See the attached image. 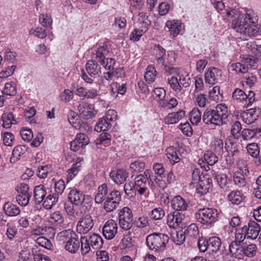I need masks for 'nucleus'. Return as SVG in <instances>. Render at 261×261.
Wrapping results in <instances>:
<instances>
[{"label": "nucleus", "instance_id": "nucleus-28", "mask_svg": "<svg viewBox=\"0 0 261 261\" xmlns=\"http://www.w3.org/2000/svg\"><path fill=\"white\" fill-rule=\"evenodd\" d=\"M246 237L247 238V233L242 231V228L241 229H237L236 232L235 240L232 241L229 246V252L233 250V247L236 245V244H237V246L242 245L243 242Z\"/></svg>", "mask_w": 261, "mask_h": 261}, {"label": "nucleus", "instance_id": "nucleus-47", "mask_svg": "<svg viewBox=\"0 0 261 261\" xmlns=\"http://www.w3.org/2000/svg\"><path fill=\"white\" fill-rule=\"evenodd\" d=\"M20 135L22 139L27 142H30L33 138V134L31 129L22 127L20 130Z\"/></svg>", "mask_w": 261, "mask_h": 261}, {"label": "nucleus", "instance_id": "nucleus-57", "mask_svg": "<svg viewBox=\"0 0 261 261\" xmlns=\"http://www.w3.org/2000/svg\"><path fill=\"white\" fill-rule=\"evenodd\" d=\"M164 215V211L162 208L158 207L152 210L150 214V217L153 220H158L161 219Z\"/></svg>", "mask_w": 261, "mask_h": 261}, {"label": "nucleus", "instance_id": "nucleus-35", "mask_svg": "<svg viewBox=\"0 0 261 261\" xmlns=\"http://www.w3.org/2000/svg\"><path fill=\"white\" fill-rule=\"evenodd\" d=\"M221 241L219 238L213 237L209 239V249L215 253L218 252L221 246Z\"/></svg>", "mask_w": 261, "mask_h": 261}, {"label": "nucleus", "instance_id": "nucleus-21", "mask_svg": "<svg viewBox=\"0 0 261 261\" xmlns=\"http://www.w3.org/2000/svg\"><path fill=\"white\" fill-rule=\"evenodd\" d=\"M80 115L83 118H89L95 115L92 106L86 102H82L78 107Z\"/></svg>", "mask_w": 261, "mask_h": 261}, {"label": "nucleus", "instance_id": "nucleus-36", "mask_svg": "<svg viewBox=\"0 0 261 261\" xmlns=\"http://www.w3.org/2000/svg\"><path fill=\"white\" fill-rule=\"evenodd\" d=\"M166 151L167 158L172 164H174L180 161V159L178 156L176 150L174 147H169L166 149Z\"/></svg>", "mask_w": 261, "mask_h": 261}, {"label": "nucleus", "instance_id": "nucleus-8", "mask_svg": "<svg viewBox=\"0 0 261 261\" xmlns=\"http://www.w3.org/2000/svg\"><path fill=\"white\" fill-rule=\"evenodd\" d=\"M95 51L96 59L97 61L100 62L106 69L114 70L115 60L113 58H106V56L109 53V49L107 45L103 44L102 46H100Z\"/></svg>", "mask_w": 261, "mask_h": 261}, {"label": "nucleus", "instance_id": "nucleus-22", "mask_svg": "<svg viewBox=\"0 0 261 261\" xmlns=\"http://www.w3.org/2000/svg\"><path fill=\"white\" fill-rule=\"evenodd\" d=\"M166 26L173 38L176 37L181 31V23L178 20H168L166 23Z\"/></svg>", "mask_w": 261, "mask_h": 261}, {"label": "nucleus", "instance_id": "nucleus-46", "mask_svg": "<svg viewBox=\"0 0 261 261\" xmlns=\"http://www.w3.org/2000/svg\"><path fill=\"white\" fill-rule=\"evenodd\" d=\"M233 181L234 184L239 187H243L246 184L245 176L240 172H234L233 174Z\"/></svg>", "mask_w": 261, "mask_h": 261}, {"label": "nucleus", "instance_id": "nucleus-24", "mask_svg": "<svg viewBox=\"0 0 261 261\" xmlns=\"http://www.w3.org/2000/svg\"><path fill=\"white\" fill-rule=\"evenodd\" d=\"M86 69L88 73L91 76H94L98 75L101 72V67L97 62L93 60H89L86 65Z\"/></svg>", "mask_w": 261, "mask_h": 261}, {"label": "nucleus", "instance_id": "nucleus-13", "mask_svg": "<svg viewBox=\"0 0 261 261\" xmlns=\"http://www.w3.org/2000/svg\"><path fill=\"white\" fill-rule=\"evenodd\" d=\"M117 224L112 219L108 220L104 225L102 228V233L107 240H112L117 232Z\"/></svg>", "mask_w": 261, "mask_h": 261}, {"label": "nucleus", "instance_id": "nucleus-31", "mask_svg": "<svg viewBox=\"0 0 261 261\" xmlns=\"http://www.w3.org/2000/svg\"><path fill=\"white\" fill-rule=\"evenodd\" d=\"M227 199L233 204H240L243 200V194L240 191H231L228 195Z\"/></svg>", "mask_w": 261, "mask_h": 261}, {"label": "nucleus", "instance_id": "nucleus-5", "mask_svg": "<svg viewBox=\"0 0 261 261\" xmlns=\"http://www.w3.org/2000/svg\"><path fill=\"white\" fill-rule=\"evenodd\" d=\"M169 237L167 234L162 233H153L148 235L146 239L147 246L149 249L164 250L168 243Z\"/></svg>", "mask_w": 261, "mask_h": 261}, {"label": "nucleus", "instance_id": "nucleus-39", "mask_svg": "<svg viewBox=\"0 0 261 261\" xmlns=\"http://www.w3.org/2000/svg\"><path fill=\"white\" fill-rule=\"evenodd\" d=\"M156 76V71L154 66L152 65L148 66L144 75L146 81L149 84L152 83L154 81Z\"/></svg>", "mask_w": 261, "mask_h": 261}, {"label": "nucleus", "instance_id": "nucleus-2", "mask_svg": "<svg viewBox=\"0 0 261 261\" xmlns=\"http://www.w3.org/2000/svg\"><path fill=\"white\" fill-rule=\"evenodd\" d=\"M228 109L224 104H219L215 110L206 111L204 113L202 120L206 124L209 123L216 125H221L228 117Z\"/></svg>", "mask_w": 261, "mask_h": 261}, {"label": "nucleus", "instance_id": "nucleus-18", "mask_svg": "<svg viewBox=\"0 0 261 261\" xmlns=\"http://www.w3.org/2000/svg\"><path fill=\"white\" fill-rule=\"evenodd\" d=\"M128 175L125 169H119L116 171H113L110 173V177L117 184L124 183Z\"/></svg>", "mask_w": 261, "mask_h": 261}, {"label": "nucleus", "instance_id": "nucleus-19", "mask_svg": "<svg viewBox=\"0 0 261 261\" xmlns=\"http://www.w3.org/2000/svg\"><path fill=\"white\" fill-rule=\"evenodd\" d=\"M222 71L217 68L213 67L205 73V82L211 85H214L221 76Z\"/></svg>", "mask_w": 261, "mask_h": 261}, {"label": "nucleus", "instance_id": "nucleus-11", "mask_svg": "<svg viewBox=\"0 0 261 261\" xmlns=\"http://www.w3.org/2000/svg\"><path fill=\"white\" fill-rule=\"evenodd\" d=\"M94 220L89 215H86L81 218L76 225V229L81 234L88 233L93 227Z\"/></svg>", "mask_w": 261, "mask_h": 261}, {"label": "nucleus", "instance_id": "nucleus-38", "mask_svg": "<svg viewBox=\"0 0 261 261\" xmlns=\"http://www.w3.org/2000/svg\"><path fill=\"white\" fill-rule=\"evenodd\" d=\"M112 126L110 122L104 117L100 118L95 127V130L97 132H105Z\"/></svg>", "mask_w": 261, "mask_h": 261}, {"label": "nucleus", "instance_id": "nucleus-16", "mask_svg": "<svg viewBox=\"0 0 261 261\" xmlns=\"http://www.w3.org/2000/svg\"><path fill=\"white\" fill-rule=\"evenodd\" d=\"M200 172L197 168V174L198 176V182H197V193L201 196L207 193L210 188L209 179L204 175H199Z\"/></svg>", "mask_w": 261, "mask_h": 261}, {"label": "nucleus", "instance_id": "nucleus-15", "mask_svg": "<svg viewBox=\"0 0 261 261\" xmlns=\"http://www.w3.org/2000/svg\"><path fill=\"white\" fill-rule=\"evenodd\" d=\"M68 198L73 205L81 206L85 200V195L80 190L73 189L69 192Z\"/></svg>", "mask_w": 261, "mask_h": 261}, {"label": "nucleus", "instance_id": "nucleus-10", "mask_svg": "<svg viewBox=\"0 0 261 261\" xmlns=\"http://www.w3.org/2000/svg\"><path fill=\"white\" fill-rule=\"evenodd\" d=\"M133 214L128 207H124L119 213L120 226L125 230H129L132 226Z\"/></svg>", "mask_w": 261, "mask_h": 261}, {"label": "nucleus", "instance_id": "nucleus-64", "mask_svg": "<svg viewBox=\"0 0 261 261\" xmlns=\"http://www.w3.org/2000/svg\"><path fill=\"white\" fill-rule=\"evenodd\" d=\"M32 252L35 261H50V259L48 256L40 252H37L36 250L34 251V248Z\"/></svg>", "mask_w": 261, "mask_h": 261}, {"label": "nucleus", "instance_id": "nucleus-61", "mask_svg": "<svg viewBox=\"0 0 261 261\" xmlns=\"http://www.w3.org/2000/svg\"><path fill=\"white\" fill-rule=\"evenodd\" d=\"M14 136L11 133L5 132L3 134V142L6 146H12L14 144Z\"/></svg>", "mask_w": 261, "mask_h": 261}, {"label": "nucleus", "instance_id": "nucleus-55", "mask_svg": "<svg viewBox=\"0 0 261 261\" xmlns=\"http://www.w3.org/2000/svg\"><path fill=\"white\" fill-rule=\"evenodd\" d=\"M29 34L34 35L40 39H44L46 36L45 29L42 28H36L35 29H31L29 31Z\"/></svg>", "mask_w": 261, "mask_h": 261}, {"label": "nucleus", "instance_id": "nucleus-43", "mask_svg": "<svg viewBox=\"0 0 261 261\" xmlns=\"http://www.w3.org/2000/svg\"><path fill=\"white\" fill-rule=\"evenodd\" d=\"M223 142L220 139H215L212 142L211 148L218 154L222 155L223 153Z\"/></svg>", "mask_w": 261, "mask_h": 261}, {"label": "nucleus", "instance_id": "nucleus-50", "mask_svg": "<svg viewBox=\"0 0 261 261\" xmlns=\"http://www.w3.org/2000/svg\"><path fill=\"white\" fill-rule=\"evenodd\" d=\"M39 22L44 27H50L52 24L51 16L47 14H41L39 15Z\"/></svg>", "mask_w": 261, "mask_h": 261}, {"label": "nucleus", "instance_id": "nucleus-27", "mask_svg": "<svg viewBox=\"0 0 261 261\" xmlns=\"http://www.w3.org/2000/svg\"><path fill=\"white\" fill-rule=\"evenodd\" d=\"M46 195V192L44 186L40 185L35 187L34 190V200L36 204L43 202Z\"/></svg>", "mask_w": 261, "mask_h": 261}, {"label": "nucleus", "instance_id": "nucleus-56", "mask_svg": "<svg viewBox=\"0 0 261 261\" xmlns=\"http://www.w3.org/2000/svg\"><path fill=\"white\" fill-rule=\"evenodd\" d=\"M232 98L236 100L242 101L247 99V94L242 90L236 88L232 93Z\"/></svg>", "mask_w": 261, "mask_h": 261}, {"label": "nucleus", "instance_id": "nucleus-63", "mask_svg": "<svg viewBox=\"0 0 261 261\" xmlns=\"http://www.w3.org/2000/svg\"><path fill=\"white\" fill-rule=\"evenodd\" d=\"M241 136L244 141H249L255 137L253 129L245 128L241 133Z\"/></svg>", "mask_w": 261, "mask_h": 261}, {"label": "nucleus", "instance_id": "nucleus-30", "mask_svg": "<svg viewBox=\"0 0 261 261\" xmlns=\"http://www.w3.org/2000/svg\"><path fill=\"white\" fill-rule=\"evenodd\" d=\"M4 210L5 214L9 216H17L20 212L19 208L16 205L10 202L5 203Z\"/></svg>", "mask_w": 261, "mask_h": 261}, {"label": "nucleus", "instance_id": "nucleus-29", "mask_svg": "<svg viewBox=\"0 0 261 261\" xmlns=\"http://www.w3.org/2000/svg\"><path fill=\"white\" fill-rule=\"evenodd\" d=\"M2 119L3 121V126L6 128H9L12 124L17 123L13 113L10 112L4 113L2 116Z\"/></svg>", "mask_w": 261, "mask_h": 261}, {"label": "nucleus", "instance_id": "nucleus-42", "mask_svg": "<svg viewBox=\"0 0 261 261\" xmlns=\"http://www.w3.org/2000/svg\"><path fill=\"white\" fill-rule=\"evenodd\" d=\"M247 152L253 158H257L259 154V148L256 143L248 144L246 146Z\"/></svg>", "mask_w": 261, "mask_h": 261}, {"label": "nucleus", "instance_id": "nucleus-1", "mask_svg": "<svg viewBox=\"0 0 261 261\" xmlns=\"http://www.w3.org/2000/svg\"><path fill=\"white\" fill-rule=\"evenodd\" d=\"M245 14H241L236 10L227 12V15L231 17V27L238 33L243 34L244 30L249 23H256L258 17L254 11L251 9H245Z\"/></svg>", "mask_w": 261, "mask_h": 261}, {"label": "nucleus", "instance_id": "nucleus-20", "mask_svg": "<svg viewBox=\"0 0 261 261\" xmlns=\"http://www.w3.org/2000/svg\"><path fill=\"white\" fill-rule=\"evenodd\" d=\"M255 23L248 22L243 33L245 38L246 37H254L261 33V25L255 24ZM245 39H246V38Z\"/></svg>", "mask_w": 261, "mask_h": 261}, {"label": "nucleus", "instance_id": "nucleus-3", "mask_svg": "<svg viewBox=\"0 0 261 261\" xmlns=\"http://www.w3.org/2000/svg\"><path fill=\"white\" fill-rule=\"evenodd\" d=\"M81 251L83 255H86L89 252L99 249L102 248L103 241L101 237L96 233H93L89 237H81Z\"/></svg>", "mask_w": 261, "mask_h": 261}, {"label": "nucleus", "instance_id": "nucleus-48", "mask_svg": "<svg viewBox=\"0 0 261 261\" xmlns=\"http://www.w3.org/2000/svg\"><path fill=\"white\" fill-rule=\"evenodd\" d=\"M4 94L12 96L16 93L15 83L14 82L7 83L5 84V87L2 91Z\"/></svg>", "mask_w": 261, "mask_h": 261}, {"label": "nucleus", "instance_id": "nucleus-6", "mask_svg": "<svg viewBox=\"0 0 261 261\" xmlns=\"http://www.w3.org/2000/svg\"><path fill=\"white\" fill-rule=\"evenodd\" d=\"M257 252V247L255 244H244L233 247V250L229 252L231 255L237 258L243 259L247 257L252 258L254 257Z\"/></svg>", "mask_w": 261, "mask_h": 261}, {"label": "nucleus", "instance_id": "nucleus-7", "mask_svg": "<svg viewBox=\"0 0 261 261\" xmlns=\"http://www.w3.org/2000/svg\"><path fill=\"white\" fill-rule=\"evenodd\" d=\"M197 221L203 224L209 225L218 218V211L215 208H202L200 204L197 206Z\"/></svg>", "mask_w": 261, "mask_h": 261}, {"label": "nucleus", "instance_id": "nucleus-37", "mask_svg": "<svg viewBox=\"0 0 261 261\" xmlns=\"http://www.w3.org/2000/svg\"><path fill=\"white\" fill-rule=\"evenodd\" d=\"M59 196L56 194H49L43 200V206L46 209H50L57 202Z\"/></svg>", "mask_w": 261, "mask_h": 261}, {"label": "nucleus", "instance_id": "nucleus-41", "mask_svg": "<svg viewBox=\"0 0 261 261\" xmlns=\"http://www.w3.org/2000/svg\"><path fill=\"white\" fill-rule=\"evenodd\" d=\"M185 232L182 230L176 231L173 233L171 237V240L176 245H180L184 243L186 239Z\"/></svg>", "mask_w": 261, "mask_h": 261}, {"label": "nucleus", "instance_id": "nucleus-45", "mask_svg": "<svg viewBox=\"0 0 261 261\" xmlns=\"http://www.w3.org/2000/svg\"><path fill=\"white\" fill-rule=\"evenodd\" d=\"M145 174L146 170L143 174H140L135 177L134 184L135 187L138 188L139 187L146 186L147 177Z\"/></svg>", "mask_w": 261, "mask_h": 261}, {"label": "nucleus", "instance_id": "nucleus-14", "mask_svg": "<svg viewBox=\"0 0 261 261\" xmlns=\"http://www.w3.org/2000/svg\"><path fill=\"white\" fill-rule=\"evenodd\" d=\"M261 109L258 108H252L247 110L241 114V117L244 123L247 124H251L254 123L260 114Z\"/></svg>", "mask_w": 261, "mask_h": 261}, {"label": "nucleus", "instance_id": "nucleus-17", "mask_svg": "<svg viewBox=\"0 0 261 261\" xmlns=\"http://www.w3.org/2000/svg\"><path fill=\"white\" fill-rule=\"evenodd\" d=\"M182 216L178 212L170 213L167 216V223L170 228H176L181 224Z\"/></svg>", "mask_w": 261, "mask_h": 261}, {"label": "nucleus", "instance_id": "nucleus-4", "mask_svg": "<svg viewBox=\"0 0 261 261\" xmlns=\"http://www.w3.org/2000/svg\"><path fill=\"white\" fill-rule=\"evenodd\" d=\"M61 240L65 242V249L71 253H76L79 249L80 241L76 234L71 229L61 231L59 234Z\"/></svg>", "mask_w": 261, "mask_h": 261}, {"label": "nucleus", "instance_id": "nucleus-52", "mask_svg": "<svg viewBox=\"0 0 261 261\" xmlns=\"http://www.w3.org/2000/svg\"><path fill=\"white\" fill-rule=\"evenodd\" d=\"M242 129V125L239 121H235L231 126L230 129V133L232 135L231 137L239 138L240 136V131Z\"/></svg>", "mask_w": 261, "mask_h": 261}, {"label": "nucleus", "instance_id": "nucleus-23", "mask_svg": "<svg viewBox=\"0 0 261 261\" xmlns=\"http://www.w3.org/2000/svg\"><path fill=\"white\" fill-rule=\"evenodd\" d=\"M171 205L175 212L185 211L188 207L186 201L180 196L174 197L171 200Z\"/></svg>", "mask_w": 261, "mask_h": 261}, {"label": "nucleus", "instance_id": "nucleus-54", "mask_svg": "<svg viewBox=\"0 0 261 261\" xmlns=\"http://www.w3.org/2000/svg\"><path fill=\"white\" fill-rule=\"evenodd\" d=\"M110 137L111 135L109 134L106 133H102L99 135V137L95 140V144L96 145L101 144L108 145L110 143Z\"/></svg>", "mask_w": 261, "mask_h": 261}, {"label": "nucleus", "instance_id": "nucleus-51", "mask_svg": "<svg viewBox=\"0 0 261 261\" xmlns=\"http://www.w3.org/2000/svg\"><path fill=\"white\" fill-rule=\"evenodd\" d=\"M203 159L210 166L214 165L218 161L217 156L211 151H207L203 155Z\"/></svg>", "mask_w": 261, "mask_h": 261}, {"label": "nucleus", "instance_id": "nucleus-53", "mask_svg": "<svg viewBox=\"0 0 261 261\" xmlns=\"http://www.w3.org/2000/svg\"><path fill=\"white\" fill-rule=\"evenodd\" d=\"M136 190L135 185L132 182L126 183L124 186V191L129 198L134 197L136 195Z\"/></svg>", "mask_w": 261, "mask_h": 261}, {"label": "nucleus", "instance_id": "nucleus-40", "mask_svg": "<svg viewBox=\"0 0 261 261\" xmlns=\"http://www.w3.org/2000/svg\"><path fill=\"white\" fill-rule=\"evenodd\" d=\"M145 168V163L141 161L137 160L132 163L129 165L130 171L132 173H140Z\"/></svg>", "mask_w": 261, "mask_h": 261}, {"label": "nucleus", "instance_id": "nucleus-12", "mask_svg": "<svg viewBox=\"0 0 261 261\" xmlns=\"http://www.w3.org/2000/svg\"><path fill=\"white\" fill-rule=\"evenodd\" d=\"M242 231L247 233L248 239L255 240L260 231V227L256 221L250 220L247 225L242 228Z\"/></svg>", "mask_w": 261, "mask_h": 261}, {"label": "nucleus", "instance_id": "nucleus-58", "mask_svg": "<svg viewBox=\"0 0 261 261\" xmlns=\"http://www.w3.org/2000/svg\"><path fill=\"white\" fill-rule=\"evenodd\" d=\"M215 178L221 188L227 187L228 180L226 175L225 174H217Z\"/></svg>", "mask_w": 261, "mask_h": 261}, {"label": "nucleus", "instance_id": "nucleus-62", "mask_svg": "<svg viewBox=\"0 0 261 261\" xmlns=\"http://www.w3.org/2000/svg\"><path fill=\"white\" fill-rule=\"evenodd\" d=\"M209 240H206L203 238H200L198 239L197 245L199 248L200 252H205L208 249H209Z\"/></svg>", "mask_w": 261, "mask_h": 261}, {"label": "nucleus", "instance_id": "nucleus-59", "mask_svg": "<svg viewBox=\"0 0 261 261\" xmlns=\"http://www.w3.org/2000/svg\"><path fill=\"white\" fill-rule=\"evenodd\" d=\"M168 83L175 91L179 92L181 90V85L176 77L173 76L171 78H169L168 79Z\"/></svg>", "mask_w": 261, "mask_h": 261}, {"label": "nucleus", "instance_id": "nucleus-49", "mask_svg": "<svg viewBox=\"0 0 261 261\" xmlns=\"http://www.w3.org/2000/svg\"><path fill=\"white\" fill-rule=\"evenodd\" d=\"M16 190L18 193V195H28L31 196V193L29 192V185L25 183H21L16 188Z\"/></svg>", "mask_w": 261, "mask_h": 261}, {"label": "nucleus", "instance_id": "nucleus-44", "mask_svg": "<svg viewBox=\"0 0 261 261\" xmlns=\"http://www.w3.org/2000/svg\"><path fill=\"white\" fill-rule=\"evenodd\" d=\"M82 161V159L80 158L77 159L76 163L73 164L71 168L68 169V178L72 179L77 174L78 171L80 170V167L81 166V162Z\"/></svg>", "mask_w": 261, "mask_h": 261}, {"label": "nucleus", "instance_id": "nucleus-26", "mask_svg": "<svg viewBox=\"0 0 261 261\" xmlns=\"http://www.w3.org/2000/svg\"><path fill=\"white\" fill-rule=\"evenodd\" d=\"M185 115L184 110H179L176 113H169L165 118L164 121L167 124H175L177 123Z\"/></svg>", "mask_w": 261, "mask_h": 261}, {"label": "nucleus", "instance_id": "nucleus-34", "mask_svg": "<svg viewBox=\"0 0 261 261\" xmlns=\"http://www.w3.org/2000/svg\"><path fill=\"white\" fill-rule=\"evenodd\" d=\"M49 222L55 225L61 226L64 222V218L60 212L56 211L50 214Z\"/></svg>", "mask_w": 261, "mask_h": 261}, {"label": "nucleus", "instance_id": "nucleus-25", "mask_svg": "<svg viewBox=\"0 0 261 261\" xmlns=\"http://www.w3.org/2000/svg\"><path fill=\"white\" fill-rule=\"evenodd\" d=\"M108 189L107 184H103L99 186L97 189V193L95 196V202L97 204H101L106 199L108 195Z\"/></svg>", "mask_w": 261, "mask_h": 261}, {"label": "nucleus", "instance_id": "nucleus-33", "mask_svg": "<svg viewBox=\"0 0 261 261\" xmlns=\"http://www.w3.org/2000/svg\"><path fill=\"white\" fill-rule=\"evenodd\" d=\"M27 148L25 146L17 145L16 146L12 151V155L10 158V162L11 163H15L19 160L20 157L25 152Z\"/></svg>", "mask_w": 261, "mask_h": 261}, {"label": "nucleus", "instance_id": "nucleus-60", "mask_svg": "<svg viewBox=\"0 0 261 261\" xmlns=\"http://www.w3.org/2000/svg\"><path fill=\"white\" fill-rule=\"evenodd\" d=\"M51 171V167L49 165L40 166L38 168L37 175L40 178H45L47 177L48 173Z\"/></svg>", "mask_w": 261, "mask_h": 261}, {"label": "nucleus", "instance_id": "nucleus-32", "mask_svg": "<svg viewBox=\"0 0 261 261\" xmlns=\"http://www.w3.org/2000/svg\"><path fill=\"white\" fill-rule=\"evenodd\" d=\"M238 138L229 136L225 141V148L228 151H230L233 154L238 152V145L236 140Z\"/></svg>", "mask_w": 261, "mask_h": 261}, {"label": "nucleus", "instance_id": "nucleus-9", "mask_svg": "<svg viewBox=\"0 0 261 261\" xmlns=\"http://www.w3.org/2000/svg\"><path fill=\"white\" fill-rule=\"evenodd\" d=\"M121 200L120 192L118 190H113L106 198L103 208L108 213L113 212L117 208Z\"/></svg>", "mask_w": 261, "mask_h": 261}]
</instances>
